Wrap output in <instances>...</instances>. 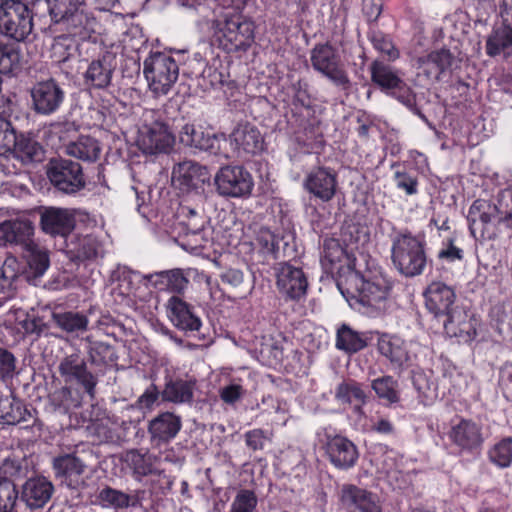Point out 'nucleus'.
I'll use <instances>...</instances> for the list:
<instances>
[{
    "instance_id": "a18cd8bd",
    "label": "nucleus",
    "mask_w": 512,
    "mask_h": 512,
    "mask_svg": "<svg viewBox=\"0 0 512 512\" xmlns=\"http://www.w3.org/2000/svg\"><path fill=\"white\" fill-rule=\"evenodd\" d=\"M181 217L180 224L185 229L186 234L197 235L203 231L206 224V217L203 210L191 208L188 205H182L179 209Z\"/></svg>"
},
{
    "instance_id": "6e6d98bb",
    "label": "nucleus",
    "mask_w": 512,
    "mask_h": 512,
    "mask_svg": "<svg viewBox=\"0 0 512 512\" xmlns=\"http://www.w3.org/2000/svg\"><path fill=\"white\" fill-rule=\"evenodd\" d=\"M256 244L263 254L278 257L279 237L267 228H260L256 236Z\"/></svg>"
},
{
    "instance_id": "09e8293b",
    "label": "nucleus",
    "mask_w": 512,
    "mask_h": 512,
    "mask_svg": "<svg viewBox=\"0 0 512 512\" xmlns=\"http://www.w3.org/2000/svg\"><path fill=\"white\" fill-rule=\"evenodd\" d=\"M495 206L498 213V225L512 229V187L498 193Z\"/></svg>"
},
{
    "instance_id": "39448f33",
    "label": "nucleus",
    "mask_w": 512,
    "mask_h": 512,
    "mask_svg": "<svg viewBox=\"0 0 512 512\" xmlns=\"http://www.w3.org/2000/svg\"><path fill=\"white\" fill-rule=\"evenodd\" d=\"M34 28L33 11L26 0H10L0 15V34L26 42Z\"/></svg>"
},
{
    "instance_id": "5fc2aeb1",
    "label": "nucleus",
    "mask_w": 512,
    "mask_h": 512,
    "mask_svg": "<svg viewBox=\"0 0 512 512\" xmlns=\"http://www.w3.org/2000/svg\"><path fill=\"white\" fill-rule=\"evenodd\" d=\"M390 94L395 97L399 102L410 109L414 114L418 115L421 119L427 120L426 116L416 105V96L411 88L402 81L399 87L393 89Z\"/></svg>"
},
{
    "instance_id": "a19ab883",
    "label": "nucleus",
    "mask_w": 512,
    "mask_h": 512,
    "mask_svg": "<svg viewBox=\"0 0 512 512\" xmlns=\"http://www.w3.org/2000/svg\"><path fill=\"white\" fill-rule=\"evenodd\" d=\"M10 155L23 163L38 162L43 157V150L36 141L24 136H16L15 146L11 147V152H8V156Z\"/></svg>"
},
{
    "instance_id": "c9c22d12",
    "label": "nucleus",
    "mask_w": 512,
    "mask_h": 512,
    "mask_svg": "<svg viewBox=\"0 0 512 512\" xmlns=\"http://www.w3.org/2000/svg\"><path fill=\"white\" fill-rule=\"evenodd\" d=\"M99 141L89 135H81L76 141L65 146L67 155L86 162H96L101 154Z\"/></svg>"
},
{
    "instance_id": "72a5a7b5",
    "label": "nucleus",
    "mask_w": 512,
    "mask_h": 512,
    "mask_svg": "<svg viewBox=\"0 0 512 512\" xmlns=\"http://www.w3.org/2000/svg\"><path fill=\"white\" fill-rule=\"evenodd\" d=\"M207 177V169L194 161L178 163L172 171V180L183 189L198 188Z\"/></svg>"
},
{
    "instance_id": "a878e982",
    "label": "nucleus",
    "mask_w": 512,
    "mask_h": 512,
    "mask_svg": "<svg viewBox=\"0 0 512 512\" xmlns=\"http://www.w3.org/2000/svg\"><path fill=\"white\" fill-rule=\"evenodd\" d=\"M425 305L437 318H442L454 308L455 293L453 289L442 282H432L424 292Z\"/></svg>"
},
{
    "instance_id": "864d4df0",
    "label": "nucleus",
    "mask_w": 512,
    "mask_h": 512,
    "mask_svg": "<svg viewBox=\"0 0 512 512\" xmlns=\"http://www.w3.org/2000/svg\"><path fill=\"white\" fill-rule=\"evenodd\" d=\"M490 460L501 468L510 466L512 462V438L507 437L497 443L489 452Z\"/></svg>"
},
{
    "instance_id": "680f3d73",
    "label": "nucleus",
    "mask_w": 512,
    "mask_h": 512,
    "mask_svg": "<svg viewBox=\"0 0 512 512\" xmlns=\"http://www.w3.org/2000/svg\"><path fill=\"white\" fill-rule=\"evenodd\" d=\"M341 241L345 246H354L360 242L364 243L368 239V234L364 229L355 223L346 224L341 229Z\"/></svg>"
},
{
    "instance_id": "2f4dec72",
    "label": "nucleus",
    "mask_w": 512,
    "mask_h": 512,
    "mask_svg": "<svg viewBox=\"0 0 512 512\" xmlns=\"http://www.w3.org/2000/svg\"><path fill=\"white\" fill-rule=\"evenodd\" d=\"M377 347L380 354L389 359L395 367L402 368L410 360L405 341L396 335L381 334Z\"/></svg>"
},
{
    "instance_id": "774afa93",
    "label": "nucleus",
    "mask_w": 512,
    "mask_h": 512,
    "mask_svg": "<svg viewBox=\"0 0 512 512\" xmlns=\"http://www.w3.org/2000/svg\"><path fill=\"white\" fill-rule=\"evenodd\" d=\"M413 383L418 391L421 403L424 405L432 404L437 398L436 387L430 384L423 375L416 376Z\"/></svg>"
},
{
    "instance_id": "13d9d810",
    "label": "nucleus",
    "mask_w": 512,
    "mask_h": 512,
    "mask_svg": "<svg viewBox=\"0 0 512 512\" xmlns=\"http://www.w3.org/2000/svg\"><path fill=\"white\" fill-rule=\"evenodd\" d=\"M369 39L374 48L387 56L388 60L393 61L399 57L398 49L394 46L391 39L382 32H371Z\"/></svg>"
},
{
    "instance_id": "5701e85b",
    "label": "nucleus",
    "mask_w": 512,
    "mask_h": 512,
    "mask_svg": "<svg viewBox=\"0 0 512 512\" xmlns=\"http://www.w3.org/2000/svg\"><path fill=\"white\" fill-rule=\"evenodd\" d=\"M54 493V485L44 476L29 478L22 485L21 500L32 510L43 508Z\"/></svg>"
},
{
    "instance_id": "7c9ffc66",
    "label": "nucleus",
    "mask_w": 512,
    "mask_h": 512,
    "mask_svg": "<svg viewBox=\"0 0 512 512\" xmlns=\"http://www.w3.org/2000/svg\"><path fill=\"white\" fill-rule=\"evenodd\" d=\"M231 139L237 149L246 154L255 155L264 147V138L257 127L250 123H241L231 133Z\"/></svg>"
},
{
    "instance_id": "20e7f679",
    "label": "nucleus",
    "mask_w": 512,
    "mask_h": 512,
    "mask_svg": "<svg viewBox=\"0 0 512 512\" xmlns=\"http://www.w3.org/2000/svg\"><path fill=\"white\" fill-rule=\"evenodd\" d=\"M149 90L157 97L167 95L179 76V66L169 55L154 53L143 62Z\"/></svg>"
},
{
    "instance_id": "3c124183",
    "label": "nucleus",
    "mask_w": 512,
    "mask_h": 512,
    "mask_svg": "<svg viewBox=\"0 0 512 512\" xmlns=\"http://www.w3.org/2000/svg\"><path fill=\"white\" fill-rule=\"evenodd\" d=\"M19 498L15 484L7 479H0V512H17L16 504Z\"/></svg>"
},
{
    "instance_id": "9b49d317",
    "label": "nucleus",
    "mask_w": 512,
    "mask_h": 512,
    "mask_svg": "<svg viewBox=\"0 0 512 512\" xmlns=\"http://www.w3.org/2000/svg\"><path fill=\"white\" fill-rule=\"evenodd\" d=\"M88 465L78 450L69 453H61L52 460V469L56 479L69 489L78 490L85 487L83 478Z\"/></svg>"
},
{
    "instance_id": "cd10ccee",
    "label": "nucleus",
    "mask_w": 512,
    "mask_h": 512,
    "mask_svg": "<svg viewBox=\"0 0 512 512\" xmlns=\"http://www.w3.org/2000/svg\"><path fill=\"white\" fill-rule=\"evenodd\" d=\"M33 235L34 226L30 220H7L0 224V240L23 250L34 243Z\"/></svg>"
},
{
    "instance_id": "e433bc0d",
    "label": "nucleus",
    "mask_w": 512,
    "mask_h": 512,
    "mask_svg": "<svg viewBox=\"0 0 512 512\" xmlns=\"http://www.w3.org/2000/svg\"><path fill=\"white\" fill-rule=\"evenodd\" d=\"M24 251L26 252L25 256L28 264L26 277L28 281H32L36 285L37 280L41 278L49 268V252L35 242L24 249Z\"/></svg>"
},
{
    "instance_id": "6e6552de",
    "label": "nucleus",
    "mask_w": 512,
    "mask_h": 512,
    "mask_svg": "<svg viewBox=\"0 0 512 512\" xmlns=\"http://www.w3.org/2000/svg\"><path fill=\"white\" fill-rule=\"evenodd\" d=\"M214 182L217 192L224 197L249 196L254 187L253 177L243 166H224L216 173Z\"/></svg>"
},
{
    "instance_id": "f3484780",
    "label": "nucleus",
    "mask_w": 512,
    "mask_h": 512,
    "mask_svg": "<svg viewBox=\"0 0 512 512\" xmlns=\"http://www.w3.org/2000/svg\"><path fill=\"white\" fill-rule=\"evenodd\" d=\"M174 142L173 133L168 125L161 121L144 126L139 137V146L147 154L166 153Z\"/></svg>"
},
{
    "instance_id": "0e129e2a",
    "label": "nucleus",
    "mask_w": 512,
    "mask_h": 512,
    "mask_svg": "<svg viewBox=\"0 0 512 512\" xmlns=\"http://www.w3.org/2000/svg\"><path fill=\"white\" fill-rule=\"evenodd\" d=\"M478 321L474 315L469 314L459 328L453 325L448 326V335L450 337L464 338L466 341L473 340L477 335Z\"/></svg>"
},
{
    "instance_id": "b1692460",
    "label": "nucleus",
    "mask_w": 512,
    "mask_h": 512,
    "mask_svg": "<svg viewBox=\"0 0 512 512\" xmlns=\"http://www.w3.org/2000/svg\"><path fill=\"white\" fill-rule=\"evenodd\" d=\"M168 317L173 325L182 331H198L202 325L194 307L178 296H172L167 302Z\"/></svg>"
},
{
    "instance_id": "052dcab7",
    "label": "nucleus",
    "mask_w": 512,
    "mask_h": 512,
    "mask_svg": "<svg viewBox=\"0 0 512 512\" xmlns=\"http://www.w3.org/2000/svg\"><path fill=\"white\" fill-rule=\"evenodd\" d=\"M16 132L11 122L0 115V156H8L11 147L15 146Z\"/></svg>"
},
{
    "instance_id": "f257e3e1",
    "label": "nucleus",
    "mask_w": 512,
    "mask_h": 512,
    "mask_svg": "<svg viewBox=\"0 0 512 512\" xmlns=\"http://www.w3.org/2000/svg\"><path fill=\"white\" fill-rule=\"evenodd\" d=\"M55 31L66 33L74 41L89 39L96 32L97 21L86 0H46Z\"/></svg>"
},
{
    "instance_id": "79ce46f5",
    "label": "nucleus",
    "mask_w": 512,
    "mask_h": 512,
    "mask_svg": "<svg viewBox=\"0 0 512 512\" xmlns=\"http://www.w3.org/2000/svg\"><path fill=\"white\" fill-rule=\"evenodd\" d=\"M367 346L366 340L360 333L343 324L337 330L336 347L348 353H355Z\"/></svg>"
},
{
    "instance_id": "393cba45",
    "label": "nucleus",
    "mask_w": 512,
    "mask_h": 512,
    "mask_svg": "<svg viewBox=\"0 0 512 512\" xmlns=\"http://www.w3.org/2000/svg\"><path fill=\"white\" fill-rule=\"evenodd\" d=\"M197 381L195 378H181L167 375L165 384L161 390V399L163 402L173 404H191L194 399Z\"/></svg>"
},
{
    "instance_id": "2eb2a0df",
    "label": "nucleus",
    "mask_w": 512,
    "mask_h": 512,
    "mask_svg": "<svg viewBox=\"0 0 512 512\" xmlns=\"http://www.w3.org/2000/svg\"><path fill=\"white\" fill-rule=\"evenodd\" d=\"M324 449L330 463L340 470L354 467L359 458L357 446L342 435H326Z\"/></svg>"
},
{
    "instance_id": "6ab92c4d",
    "label": "nucleus",
    "mask_w": 512,
    "mask_h": 512,
    "mask_svg": "<svg viewBox=\"0 0 512 512\" xmlns=\"http://www.w3.org/2000/svg\"><path fill=\"white\" fill-rule=\"evenodd\" d=\"M74 213L66 208L45 207L41 211L40 225L46 234L66 237L75 228Z\"/></svg>"
},
{
    "instance_id": "e2e57ef3",
    "label": "nucleus",
    "mask_w": 512,
    "mask_h": 512,
    "mask_svg": "<svg viewBox=\"0 0 512 512\" xmlns=\"http://www.w3.org/2000/svg\"><path fill=\"white\" fill-rule=\"evenodd\" d=\"M17 374V358L5 347L0 346V379L11 380Z\"/></svg>"
},
{
    "instance_id": "a211bd4d",
    "label": "nucleus",
    "mask_w": 512,
    "mask_h": 512,
    "mask_svg": "<svg viewBox=\"0 0 512 512\" xmlns=\"http://www.w3.org/2000/svg\"><path fill=\"white\" fill-rule=\"evenodd\" d=\"M339 499L343 507L354 512H382L379 497L354 484H343Z\"/></svg>"
},
{
    "instance_id": "473e14b6",
    "label": "nucleus",
    "mask_w": 512,
    "mask_h": 512,
    "mask_svg": "<svg viewBox=\"0 0 512 512\" xmlns=\"http://www.w3.org/2000/svg\"><path fill=\"white\" fill-rule=\"evenodd\" d=\"M21 42L0 34V74L16 76L22 69Z\"/></svg>"
},
{
    "instance_id": "603ef678",
    "label": "nucleus",
    "mask_w": 512,
    "mask_h": 512,
    "mask_svg": "<svg viewBox=\"0 0 512 512\" xmlns=\"http://www.w3.org/2000/svg\"><path fill=\"white\" fill-rule=\"evenodd\" d=\"M48 402L53 406L54 410L63 409L67 412L72 407H78L80 402L73 397V391L68 386L56 389L48 395Z\"/></svg>"
},
{
    "instance_id": "bb28decb",
    "label": "nucleus",
    "mask_w": 512,
    "mask_h": 512,
    "mask_svg": "<svg viewBox=\"0 0 512 512\" xmlns=\"http://www.w3.org/2000/svg\"><path fill=\"white\" fill-rule=\"evenodd\" d=\"M121 460L132 470L133 476L140 480L148 475H164L163 470L156 468L159 457L147 449H130L122 454Z\"/></svg>"
},
{
    "instance_id": "37998d69",
    "label": "nucleus",
    "mask_w": 512,
    "mask_h": 512,
    "mask_svg": "<svg viewBox=\"0 0 512 512\" xmlns=\"http://www.w3.org/2000/svg\"><path fill=\"white\" fill-rule=\"evenodd\" d=\"M335 398L342 404L352 405L354 402L365 404L367 394L359 383L350 380L343 381L336 387Z\"/></svg>"
},
{
    "instance_id": "4c0bfd02",
    "label": "nucleus",
    "mask_w": 512,
    "mask_h": 512,
    "mask_svg": "<svg viewBox=\"0 0 512 512\" xmlns=\"http://www.w3.org/2000/svg\"><path fill=\"white\" fill-rule=\"evenodd\" d=\"M156 278L154 284L160 289H167L170 292L181 294L188 287L189 279L182 269L176 268L167 271L157 272L146 276L148 280Z\"/></svg>"
},
{
    "instance_id": "ea45409f",
    "label": "nucleus",
    "mask_w": 512,
    "mask_h": 512,
    "mask_svg": "<svg viewBox=\"0 0 512 512\" xmlns=\"http://www.w3.org/2000/svg\"><path fill=\"white\" fill-rule=\"evenodd\" d=\"M512 47V27L510 24H502L494 27L486 39V53L490 57H496L508 48Z\"/></svg>"
},
{
    "instance_id": "ddd939ff",
    "label": "nucleus",
    "mask_w": 512,
    "mask_h": 512,
    "mask_svg": "<svg viewBox=\"0 0 512 512\" xmlns=\"http://www.w3.org/2000/svg\"><path fill=\"white\" fill-rule=\"evenodd\" d=\"M58 371L65 383L76 382L91 398H94L98 379L88 370L85 360L78 354L64 357L58 365Z\"/></svg>"
},
{
    "instance_id": "f704fd0d",
    "label": "nucleus",
    "mask_w": 512,
    "mask_h": 512,
    "mask_svg": "<svg viewBox=\"0 0 512 512\" xmlns=\"http://www.w3.org/2000/svg\"><path fill=\"white\" fill-rule=\"evenodd\" d=\"M179 140L184 146L211 152L215 150L217 143V137L214 134L188 123L179 131Z\"/></svg>"
},
{
    "instance_id": "f8f14e48",
    "label": "nucleus",
    "mask_w": 512,
    "mask_h": 512,
    "mask_svg": "<svg viewBox=\"0 0 512 512\" xmlns=\"http://www.w3.org/2000/svg\"><path fill=\"white\" fill-rule=\"evenodd\" d=\"M467 220L474 238L493 239L496 236L498 213L494 204L486 200H475L471 205Z\"/></svg>"
},
{
    "instance_id": "1a4fd4ad",
    "label": "nucleus",
    "mask_w": 512,
    "mask_h": 512,
    "mask_svg": "<svg viewBox=\"0 0 512 512\" xmlns=\"http://www.w3.org/2000/svg\"><path fill=\"white\" fill-rule=\"evenodd\" d=\"M217 38L229 53L246 51L254 41V25L240 16L228 18L219 28Z\"/></svg>"
},
{
    "instance_id": "c85d7f7f",
    "label": "nucleus",
    "mask_w": 512,
    "mask_h": 512,
    "mask_svg": "<svg viewBox=\"0 0 512 512\" xmlns=\"http://www.w3.org/2000/svg\"><path fill=\"white\" fill-rule=\"evenodd\" d=\"M455 62V57L450 50L442 48L432 51L428 55L419 57L416 60L417 68L420 69L427 78L439 80L441 74L449 71Z\"/></svg>"
},
{
    "instance_id": "4468645a",
    "label": "nucleus",
    "mask_w": 512,
    "mask_h": 512,
    "mask_svg": "<svg viewBox=\"0 0 512 512\" xmlns=\"http://www.w3.org/2000/svg\"><path fill=\"white\" fill-rule=\"evenodd\" d=\"M303 187L314 198L322 202H329L336 195L338 175L334 169L329 167H315L306 174Z\"/></svg>"
},
{
    "instance_id": "412c9836",
    "label": "nucleus",
    "mask_w": 512,
    "mask_h": 512,
    "mask_svg": "<svg viewBox=\"0 0 512 512\" xmlns=\"http://www.w3.org/2000/svg\"><path fill=\"white\" fill-rule=\"evenodd\" d=\"M116 67V55L112 52H105L89 64L84 74L86 84L95 89L109 87Z\"/></svg>"
},
{
    "instance_id": "7ed1b4c3",
    "label": "nucleus",
    "mask_w": 512,
    "mask_h": 512,
    "mask_svg": "<svg viewBox=\"0 0 512 512\" xmlns=\"http://www.w3.org/2000/svg\"><path fill=\"white\" fill-rule=\"evenodd\" d=\"M392 261L401 274L420 275L427 264L423 242L411 234L397 236L392 245Z\"/></svg>"
},
{
    "instance_id": "9d476101",
    "label": "nucleus",
    "mask_w": 512,
    "mask_h": 512,
    "mask_svg": "<svg viewBox=\"0 0 512 512\" xmlns=\"http://www.w3.org/2000/svg\"><path fill=\"white\" fill-rule=\"evenodd\" d=\"M32 109L39 115L49 116L63 105L66 92L63 85L53 78L36 82L31 90Z\"/></svg>"
},
{
    "instance_id": "338daca9",
    "label": "nucleus",
    "mask_w": 512,
    "mask_h": 512,
    "mask_svg": "<svg viewBox=\"0 0 512 512\" xmlns=\"http://www.w3.org/2000/svg\"><path fill=\"white\" fill-rule=\"evenodd\" d=\"M257 505V497L251 490H241L231 504L229 512H253Z\"/></svg>"
},
{
    "instance_id": "423d86ee",
    "label": "nucleus",
    "mask_w": 512,
    "mask_h": 512,
    "mask_svg": "<svg viewBox=\"0 0 512 512\" xmlns=\"http://www.w3.org/2000/svg\"><path fill=\"white\" fill-rule=\"evenodd\" d=\"M310 60L314 70L318 71L333 84L347 90L350 79L337 50L329 43L317 44L311 50Z\"/></svg>"
},
{
    "instance_id": "f03ea898",
    "label": "nucleus",
    "mask_w": 512,
    "mask_h": 512,
    "mask_svg": "<svg viewBox=\"0 0 512 512\" xmlns=\"http://www.w3.org/2000/svg\"><path fill=\"white\" fill-rule=\"evenodd\" d=\"M337 285L345 297L355 299L364 307L375 311L385 308L389 288L382 279L368 280L359 272L351 271Z\"/></svg>"
},
{
    "instance_id": "49530a36",
    "label": "nucleus",
    "mask_w": 512,
    "mask_h": 512,
    "mask_svg": "<svg viewBox=\"0 0 512 512\" xmlns=\"http://www.w3.org/2000/svg\"><path fill=\"white\" fill-rule=\"evenodd\" d=\"M223 284L236 296L243 298L251 292L252 286L248 278L238 269H228L220 276Z\"/></svg>"
},
{
    "instance_id": "dca6fc26",
    "label": "nucleus",
    "mask_w": 512,
    "mask_h": 512,
    "mask_svg": "<svg viewBox=\"0 0 512 512\" xmlns=\"http://www.w3.org/2000/svg\"><path fill=\"white\" fill-rule=\"evenodd\" d=\"M0 420L4 424L21 425L26 429L34 426L38 419L14 393L0 392Z\"/></svg>"
},
{
    "instance_id": "bf43d9fd",
    "label": "nucleus",
    "mask_w": 512,
    "mask_h": 512,
    "mask_svg": "<svg viewBox=\"0 0 512 512\" xmlns=\"http://www.w3.org/2000/svg\"><path fill=\"white\" fill-rule=\"evenodd\" d=\"M68 38L70 37L66 33H62L54 39V43L52 45V58L54 62L65 63L73 55L75 45L67 43Z\"/></svg>"
},
{
    "instance_id": "c756f323",
    "label": "nucleus",
    "mask_w": 512,
    "mask_h": 512,
    "mask_svg": "<svg viewBox=\"0 0 512 512\" xmlns=\"http://www.w3.org/2000/svg\"><path fill=\"white\" fill-rule=\"evenodd\" d=\"M450 440L463 450L477 449L483 442L481 427L468 419H461L449 432Z\"/></svg>"
},
{
    "instance_id": "8fccbe9b",
    "label": "nucleus",
    "mask_w": 512,
    "mask_h": 512,
    "mask_svg": "<svg viewBox=\"0 0 512 512\" xmlns=\"http://www.w3.org/2000/svg\"><path fill=\"white\" fill-rule=\"evenodd\" d=\"M101 251L100 242L93 236L87 235L79 239L74 251V259L80 261L95 260Z\"/></svg>"
},
{
    "instance_id": "de8ad7c7",
    "label": "nucleus",
    "mask_w": 512,
    "mask_h": 512,
    "mask_svg": "<svg viewBox=\"0 0 512 512\" xmlns=\"http://www.w3.org/2000/svg\"><path fill=\"white\" fill-rule=\"evenodd\" d=\"M397 387L398 383L392 376L379 377L374 379L371 383V388L376 395L389 404H394L399 401Z\"/></svg>"
},
{
    "instance_id": "4d7b16f0",
    "label": "nucleus",
    "mask_w": 512,
    "mask_h": 512,
    "mask_svg": "<svg viewBox=\"0 0 512 512\" xmlns=\"http://www.w3.org/2000/svg\"><path fill=\"white\" fill-rule=\"evenodd\" d=\"M118 356L114 348L106 343L97 342L89 351V360L92 364H111L116 362Z\"/></svg>"
},
{
    "instance_id": "58836bf2",
    "label": "nucleus",
    "mask_w": 512,
    "mask_h": 512,
    "mask_svg": "<svg viewBox=\"0 0 512 512\" xmlns=\"http://www.w3.org/2000/svg\"><path fill=\"white\" fill-rule=\"evenodd\" d=\"M370 73L372 82L385 91L391 92L403 81L396 70L377 60L370 65Z\"/></svg>"
},
{
    "instance_id": "0eeeda50",
    "label": "nucleus",
    "mask_w": 512,
    "mask_h": 512,
    "mask_svg": "<svg viewBox=\"0 0 512 512\" xmlns=\"http://www.w3.org/2000/svg\"><path fill=\"white\" fill-rule=\"evenodd\" d=\"M46 173L54 188L64 194H75L86 185L82 166L70 159H50Z\"/></svg>"
},
{
    "instance_id": "69168bd1",
    "label": "nucleus",
    "mask_w": 512,
    "mask_h": 512,
    "mask_svg": "<svg viewBox=\"0 0 512 512\" xmlns=\"http://www.w3.org/2000/svg\"><path fill=\"white\" fill-rule=\"evenodd\" d=\"M99 499L114 508H127L130 505V496L120 490L105 487L99 493Z\"/></svg>"
},
{
    "instance_id": "4be33fe9",
    "label": "nucleus",
    "mask_w": 512,
    "mask_h": 512,
    "mask_svg": "<svg viewBox=\"0 0 512 512\" xmlns=\"http://www.w3.org/2000/svg\"><path fill=\"white\" fill-rule=\"evenodd\" d=\"M277 286L286 297L296 300L306 294L308 281L301 268L285 263L278 271Z\"/></svg>"
},
{
    "instance_id": "aec40b11",
    "label": "nucleus",
    "mask_w": 512,
    "mask_h": 512,
    "mask_svg": "<svg viewBox=\"0 0 512 512\" xmlns=\"http://www.w3.org/2000/svg\"><path fill=\"white\" fill-rule=\"evenodd\" d=\"M182 427L180 416L172 412H162L148 422L150 441L155 446L166 444L174 439Z\"/></svg>"
},
{
    "instance_id": "c03bdc74",
    "label": "nucleus",
    "mask_w": 512,
    "mask_h": 512,
    "mask_svg": "<svg viewBox=\"0 0 512 512\" xmlns=\"http://www.w3.org/2000/svg\"><path fill=\"white\" fill-rule=\"evenodd\" d=\"M53 320L59 328L67 333L84 332L89 323L86 315L73 311L53 313Z\"/></svg>"
}]
</instances>
